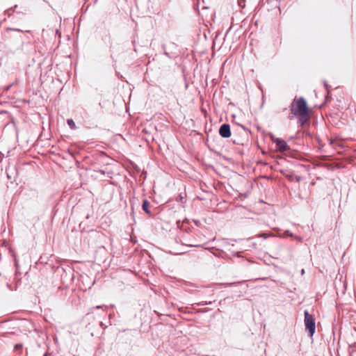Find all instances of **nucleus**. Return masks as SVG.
I'll list each match as a JSON object with an SVG mask.
<instances>
[{"mask_svg":"<svg viewBox=\"0 0 356 356\" xmlns=\"http://www.w3.org/2000/svg\"><path fill=\"white\" fill-rule=\"evenodd\" d=\"M189 245V246H191V247H193V246H194L193 245Z\"/></svg>","mask_w":356,"mask_h":356,"instance_id":"nucleus-15","label":"nucleus"},{"mask_svg":"<svg viewBox=\"0 0 356 356\" xmlns=\"http://www.w3.org/2000/svg\"><path fill=\"white\" fill-rule=\"evenodd\" d=\"M245 0H238V6L243 8L245 6Z\"/></svg>","mask_w":356,"mask_h":356,"instance_id":"nucleus-9","label":"nucleus"},{"mask_svg":"<svg viewBox=\"0 0 356 356\" xmlns=\"http://www.w3.org/2000/svg\"><path fill=\"white\" fill-rule=\"evenodd\" d=\"M259 236H262L264 237V238H266L268 237L267 234H259Z\"/></svg>","mask_w":356,"mask_h":356,"instance_id":"nucleus-12","label":"nucleus"},{"mask_svg":"<svg viewBox=\"0 0 356 356\" xmlns=\"http://www.w3.org/2000/svg\"><path fill=\"white\" fill-rule=\"evenodd\" d=\"M290 111L293 115H308L309 108L304 97H295L290 105Z\"/></svg>","mask_w":356,"mask_h":356,"instance_id":"nucleus-1","label":"nucleus"},{"mask_svg":"<svg viewBox=\"0 0 356 356\" xmlns=\"http://www.w3.org/2000/svg\"><path fill=\"white\" fill-rule=\"evenodd\" d=\"M305 319L304 323L305 325V330L308 332L309 337H312L315 332L316 325L315 320L312 314L307 310L304 312Z\"/></svg>","mask_w":356,"mask_h":356,"instance_id":"nucleus-2","label":"nucleus"},{"mask_svg":"<svg viewBox=\"0 0 356 356\" xmlns=\"http://www.w3.org/2000/svg\"><path fill=\"white\" fill-rule=\"evenodd\" d=\"M209 304H211V302H205L204 303H203L202 305H209Z\"/></svg>","mask_w":356,"mask_h":356,"instance_id":"nucleus-13","label":"nucleus"},{"mask_svg":"<svg viewBox=\"0 0 356 356\" xmlns=\"http://www.w3.org/2000/svg\"><path fill=\"white\" fill-rule=\"evenodd\" d=\"M149 202L147 200H145L143 202L142 208L146 213L149 215L151 213V212L149 209Z\"/></svg>","mask_w":356,"mask_h":356,"instance_id":"nucleus-6","label":"nucleus"},{"mask_svg":"<svg viewBox=\"0 0 356 356\" xmlns=\"http://www.w3.org/2000/svg\"><path fill=\"white\" fill-rule=\"evenodd\" d=\"M298 117H299V119H298V124L302 127L305 124V123H307L309 120V112H308V115H297Z\"/></svg>","mask_w":356,"mask_h":356,"instance_id":"nucleus-5","label":"nucleus"},{"mask_svg":"<svg viewBox=\"0 0 356 356\" xmlns=\"http://www.w3.org/2000/svg\"><path fill=\"white\" fill-rule=\"evenodd\" d=\"M181 242L182 245H186L185 243H184L182 241H181Z\"/></svg>","mask_w":356,"mask_h":356,"instance_id":"nucleus-14","label":"nucleus"},{"mask_svg":"<svg viewBox=\"0 0 356 356\" xmlns=\"http://www.w3.org/2000/svg\"><path fill=\"white\" fill-rule=\"evenodd\" d=\"M219 134L222 138H229L231 136L230 126L228 124H223L219 129Z\"/></svg>","mask_w":356,"mask_h":356,"instance_id":"nucleus-4","label":"nucleus"},{"mask_svg":"<svg viewBox=\"0 0 356 356\" xmlns=\"http://www.w3.org/2000/svg\"><path fill=\"white\" fill-rule=\"evenodd\" d=\"M14 348L16 351H20L22 349V344L17 343V344H15Z\"/></svg>","mask_w":356,"mask_h":356,"instance_id":"nucleus-7","label":"nucleus"},{"mask_svg":"<svg viewBox=\"0 0 356 356\" xmlns=\"http://www.w3.org/2000/svg\"><path fill=\"white\" fill-rule=\"evenodd\" d=\"M271 140L276 144L277 148L280 152H284L289 149V147L285 140L274 136H271Z\"/></svg>","mask_w":356,"mask_h":356,"instance_id":"nucleus-3","label":"nucleus"},{"mask_svg":"<svg viewBox=\"0 0 356 356\" xmlns=\"http://www.w3.org/2000/svg\"><path fill=\"white\" fill-rule=\"evenodd\" d=\"M68 126H70L71 129H74L75 128L74 122L72 120L68 119Z\"/></svg>","mask_w":356,"mask_h":356,"instance_id":"nucleus-8","label":"nucleus"},{"mask_svg":"<svg viewBox=\"0 0 356 356\" xmlns=\"http://www.w3.org/2000/svg\"><path fill=\"white\" fill-rule=\"evenodd\" d=\"M324 86H325L326 90H327V95H328L329 94V86L326 81L324 82Z\"/></svg>","mask_w":356,"mask_h":356,"instance_id":"nucleus-11","label":"nucleus"},{"mask_svg":"<svg viewBox=\"0 0 356 356\" xmlns=\"http://www.w3.org/2000/svg\"><path fill=\"white\" fill-rule=\"evenodd\" d=\"M284 234L286 235V236H291V237H293V234L289 230H286Z\"/></svg>","mask_w":356,"mask_h":356,"instance_id":"nucleus-10","label":"nucleus"}]
</instances>
